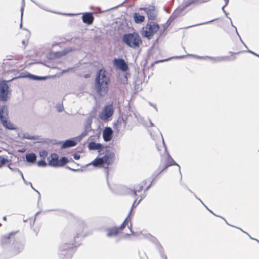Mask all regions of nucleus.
<instances>
[{"label":"nucleus","instance_id":"nucleus-49","mask_svg":"<svg viewBox=\"0 0 259 259\" xmlns=\"http://www.w3.org/2000/svg\"><path fill=\"white\" fill-rule=\"evenodd\" d=\"M15 170L17 171L19 173V174H20V175H21V177H23V173L19 168H16Z\"/></svg>","mask_w":259,"mask_h":259},{"label":"nucleus","instance_id":"nucleus-38","mask_svg":"<svg viewBox=\"0 0 259 259\" xmlns=\"http://www.w3.org/2000/svg\"><path fill=\"white\" fill-rule=\"evenodd\" d=\"M213 21V20H210V21H207V22H203V23H199V24H194V25H193L192 26H187V27H186V28H190V27H194V26H199V25H201L208 24V23L211 22Z\"/></svg>","mask_w":259,"mask_h":259},{"label":"nucleus","instance_id":"nucleus-27","mask_svg":"<svg viewBox=\"0 0 259 259\" xmlns=\"http://www.w3.org/2000/svg\"><path fill=\"white\" fill-rule=\"evenodd\" d=\"M36 160V155L34 153H28L26 155V160L28 162L34 163Z\"/></svg>","mask_w":259,"mask_h":259},{"label":"nucleus","instance_id":"nucleus-9","mask_svg":"<svg viewBox=\"0 0 259 259\" xmlns=\"http://www.w3.org/2000/svg\"><path fill=\"white\" fill-rule=\"evenodd\" d=\"M194 56L195 58L198 59L208 60L210 61H211L212 63H215L217 62L223 61H229L231 60L230 57L228 56L211 57L208 56H200L197 55H194Z\"/></svg>","mask_w":259,"mask_h":259},{"label":"nucleus","instance_id":"nucleus-17","mask_svg":"<svg viewBox=\"0 0 259 259\" xmlns=\"http://www.w3.org/2000/svg\"><path fill=\"white\" fill-rule=\"evenodd\" d=\"M82 19L84 23L91 25L94 21V17L92 13H86L83 14Z\"/></svg>","mask_w":259,"mask_h":259},{"label":"nucleus","instance_id":"nucleus-35","mask_svg":"<svg viewBox=\"0 0 259 259\" xmlns=\"http://www.w3.org/2000/svg\"><path fill=\"white\" fill-rule=\"evenodd\" d=\"M88 132L84 130V131L80 134L78 137L76 138L77 140H78V141H80L83 137L87 136L88 134Z\"/></svg>","mask_w":259,"mask_h":259},{"label":"nucleus","instance_id":"nucleus-24","mask_svg":"<svg viewBox=\"0 0 259 259\" xmlns=\"http://www.w3.org/2000/svg\"><path fill=\"white\" fill-rule=\"evenodd\" d=\"M133 18L135 22L137 24L141 23L145 20V17L138 13L134 14Z\"/></svg>","mask_w":259,"mask_h":259},{"label":"nucleus","instance_id":"nucleus-56","mask_svg":"<svg viewBox=\"0 0 259 259\" xmlns=\"http://www.w3.org/2000/svg\"><path fill=\"white\" fill-rule=\"evenodd\" d=\"M168 59H166V60H158V61H155V63H159V62H164V61H167V60H168Z\"/></svg>","mask_w":259,"mask_h":259},{"label":"nucleus","instance_id":"nucleus-25","mask_svg":"<svg viewBox=\"0 0 259 259\" xmlns=\"http://www.w3.org/2000/svg\"><path fill=\"white\" fill-rule=\"evenodd\" d=\"M66 53L67 52L65 51L52 52L50 53L49 57L50 59L58 58L62 56L65 55Z\"/></svg>","mask_w":259,"mask_h":259},{"label":"nucleus","instance_id":"nucleus-29","mask_svg":"<svg viewBox=\"0 0 259 259\" xmlns=\"http://www.w3.org/2000/svg\"><path fill=\"white\" fill-rule=\"evenodd\" d=\"M92 164L95 166H101L104 164L103 159L102 157L96 158L92 162Z\"/></svg>","mask_w":259,"mask_h":259},{"label":"nucleus","instance_id":"nucleus-47","mask_svg":"<svg viewBox=\"0 0 259 259\" xmlns=\"http://www.w3.org/2000/svg\"><path fill=\"white\" fill-rule=\"evenodd\" d=\"M73 158L75 159V160H78L80 158V155L79 154H74L73 155Z\"/></svg>","mask_w":259,"mask_h":259},{"label":"nucleus","instance_id":"nucleus-39","mask_svg":"<svg viewBox=\"0 0 259 259\" xmlns=\"http://www.w3.org/2000/svg\"><path fill=\"white\" fill-rule=\"evenodd\" d=\"M229 18V19H230V21H231V25H232V26L235 28V31H236V32L237 34L238 35V37H239V38H240V40L241 42L243 44V45H244L246 48H247V46H246V45L244 44V42L242 41V39H241V38L240 36L239 35V33H238V31H237V30L236 27L235 26H234L233 25V23H232V21H231V18Z\"/></svg>","mask_w":259,"mask_h":259},{"label":"nucleus","instance_id":"nucleus-6","mask_svg":"<svg viewBox=\"0 0 259 259\" xmlns=\"http://www.w3.org/2000/svg\"><path fill=\"white\" fill-rule=\"evenodd\" d=\"M114 157L115 154L113 152H109L106 153L103 157H102L103 159V162L104 164H107V166H108L109 164H111L113 163L114 160ZM105 172L106 174V180H107V183L108 186L109 188L114 193H120L119 192L116 191L114 189V188H112L108 181V174H109V170L108 169V166H107L105 168Z\"/></svg>","mask_w":259,"mask_h":259},{"label":"nucleus","instance_id":"nucleus-15","mask_svg":"<svg viewBox=\"0 0 259 259\" xmlns=\"http://www.w3.org/2000/svg\"><path fill=\"white\" fill-rule=\"evenodd\" d=\"M113 63L115 67L119 69L123 72L127 71L128 66L125 60L121 58H114Z\"/></svg>","mask_w":259,"mask_h":259},{"label":"nucleus","instance_id":"nucleus-5","mask_svg":"<svg viewBox=\"0 0 259 259\" xmlns=\"http://www.w3.org/2000/svg\"><path fill=\"white\" fill-rule=\"evenodd\" d=\"M122 40L128 47L135 49L139 48L142 43L141 37L137 32L124 34Z\"/></svg>","mask_w":259,"mask_h":259},{"label":"nucleus","instance_id":"nucleus-16","mask_svg":"<svg viewBox=\"0 0 259 259\" xmlns=\"http://www.w3.org/2000/svg\"><path fill=\"white\" fill-rule=\"evenodd\" d=\"M142 235L143 238L155 244L157 250H160V251H161L162 246L160 244L159 242L154 236H153L152 235L149 233L142 234Z\"/></svg>","mask_w":259,"mask_h":259},{"label":"nucleus","instance_id":"nucleus-46","mask_svg":"<svg viewBox=\"0 0 259 259\" xmlns=\"http://www.w3.org/2000/svg\"><path fill=\"white\" fill-rule=\"evenodd\" d=\"M143 118L140 116V122H141V123H142L144 125L146 126H148L149 125H148V123H147V122H142V121H143Z\"/></svg>","mask_w":259,"mask_h":259},{"label":"nucleus","instance_id":"nucleus-34","mask_svg":"<svg viewBox=\"0 0 259 259\" xmlns=\"http://www.w3.org/2000/svg\"><path fill=\"white\" fill-rule=\"evenodd\" d=\"M31 2H32L33 3H34L36 6H37L38 7H39L40 8L46 11H48V12H53V13H54V12L53 11H50V10L48 9L46 7H44V6L40 5V4L39 3H37V2L34 1L33 0H30Z\"/></svg>","mask_w":259,"mask_h":259},{"label":"nucleus","instance_id":"nucleus-53","mask_svg":"<svg viewBox=\"0 0 259 259\" xmlns=\"http://www.w3.org/2000/svg\"><path fill=\"white\" fill-rule=\"evenodd\" d=\"M63 109V107L62 106H60L58 107V110L59 112H61Z\"/></svg>","mask_w":259,"mask_h":259},{"label":"nucleus","instance_id":"nucleus-26","mask_svg":"<svg viewBox=\"0 0 259 259\" xmlns=\"http://www.w3.org/2000/svg\"><path fill=\"white\" fill-rule=\"evenodd\" d=\"M137 200V198H136L135 199V201H134V203L133 204L132 207V208L131 209V210H130V212H129V213L128 214V216L126 217V218H128V222L130 223V226H128V228L130 229V230L131 231V232L133 235H135V233L132 231V225L131 219L129 218V217H130L131 213H132L133 208H134V207H136L138 205V204H137V203L136 204Z\"/></svg>","mask_w":259,"mask_h":259},{"label":"nucleus","instance_id":"nucleus-48","mask_svg":"<svg viewBox=\"0 0 259 259\" xmlns=\"http://www.w3.org/2000/svg\"><path fill=\"white\" fill-rule=\"evenodd\" d=\"M15 170L17 171L19 173V174H20V175H21V177H23V173L19 168H16Z\"/></svg>","mask_w":259,"mask_h":259},{"label":"nucleus","instance_id":"nucleus-33","mask_svg":"<svg viewBox=\"0 0 259 259\" xmlns=\"http://www.w3.org/2000/svg\"><path fill=\"white\" fill-rule=\"evenodd\" d=\"M7 157L0 156V167L6 164V163L8 162L9 160L7 159Z\"/></svg>","mask_w":259,"mask_h":259},{"label":"nucleus","instance_id":"nucleus-64","mask_svg":"<svg viewBox=\"0 0 259 259\" xmlns=\"http://www.w3.org/2000/svg\"><path fill=\"white\" fill-rule=\"evenodd\" d=\"M157 150H158V151H161V150H162V149H160V148H159V146H158L157 145Z\"/></svg>","mask_w":259,"mask_h":259},{"label":"nucleus","instance_id":"nucleus-4","mask_svg":"<svg viewBox=\"0 0 259 259\" xmlns=\"http://www.w3.org/2000/svg\"><path fill=\"white\" fill-rule=\"evenodd\" d=\"M15 233L11 232L9 234L4 236L1 238V244L3 245L11 243L13 241L11 246V250L14 255L17 254L23 249L24 245L19 239L15 238L14 236Z\"/></svg>","mask_w":259,"mask_h":259},{"label":"nucleus","instance_id":"nucleus-57","mask_svg":"<svg viewBox=\"0 0 259 259\" xmlns=\"http://www.w3.org/2000/svg\"><path fill=\"white\" fill-rule=\"evenodd\" d=\"M239 229H240L241 231H242L243 232H244V233L246 234L250 238V239H253L247 233L245 232V231H243L240 228H239Z\"/></svg>","mask_w":259,"mask_h":259},{"label":"nucleus","instance_id":"nucleus-50","mask_svg":"<svg viewBox=\"0 0 259 259\" xmlns=\"http://www.w3.org/2000/svg\"><path fill=\"white\" fill-rule=\"evenodd\" d=\"M247 51V52H249V53H251V54H253V55H254L259 57V55L255 53L254 52H252V51H250L249 50H248Z\"/></svg>","mask_w":259,"mask_h":259},{"label":"nucleus","instance_id":"nucleus-61","mask_svg":"<svg viewBox=\"0 0 259 259\" xmlns=\"http://www.w3.org/2000/svg\"><path fill=\"white\" fill-rule=\"evenodd\" d=\"M32 189H33L35 191L37 192L38 193L39 196H40V195L39 192L37 190H36L35 188H33Z\"/></svg>","mask_w":259,"mask_h":259},{"label":"nucleus","instance_id":"nucleus-52","mask_svg":"<svg viewBox=\"0 0 259 259\" xmlns=\"http://www.w3.org/2000/svg\"><path fill=\"white\" fill-rule=\"evenodd\" d=\"M149 104L150 105H151V106L153 107L154 108V109L156 110V111H157V109L156 108V106L155 104H152V103L151 102H149Z\"/></svg>","mask_w":259,"mask_h":259},{"label":"nucleus","instance_id":"nucleus-3","mask_svg":"<svg viewBox=\"0 0 259 259\" xmlns=\"http://www.w3.org/2000/svg\"><path fill=\"white\" fill-rule=\"evenodd\" d=\"M109 82L108 73L105 70H100L96 75L95 83V89L100 96L103 97L107 93Z\"/></svg>","mask_w":259,"mask_h":259},{"label":"nucleus","instance_id":"nucleus-41","mask_svg":"<svg viewBox=\"0 0 259 259\" xmlns=\"http://www.w3.org/2000/svg\"><path fill=\"white\" fill-rule=\"evenodd\" d=\"M174 19V18L172 17V16L170 17L168 20L167 21L166 23H165L164 27H167L168 26H169Z\"/></svg>","mask_w":259,"mask_h":259},{"label":"nucleus","instance_id":"nucleus-51","mask_svg":"<svg viewBox=\"0 0 259 259\" xmlns=\"http://www.w3.org/2000/svg\"><path fill=\"white\" fill-rule=\"evenodd\" d=\"M22 44L24 46V47H25L27 45V40H23L22 41Z\"/></svg>","mask_w":259,"mask_h":259},{"label":"nucleus","instance_id":"nucleus-20","mask_svg":"<svg viewBox=\"0 0 259 259\" xmlns=\"http://www.w3.org/2000/svg\"><path fill=\"white\" fill-rule=\"evenodd\" d=\"M8 118V109L6 106H3L0 109V120H3Z\"/></svg>","mask_w":259,"mask_h":259},{"label":"nucleus","instance_id":"nucleus-55","mask_svg":"<svg viewBox=\"0 0 259 259\" xmlns=\"http://www.w3.org/2000/svg\"><path fill=\"white\" fill-rule=\"evenodd\" d=\"M67 168H68L69 169L72 170V171H78L79 170V169H73V168H71L68 166L67 167Z\"/></svg>","mask_w":259,"mask_h":259},{"label":"nucleus","instance_id":"nucleus-14","mask_svg":"<svg viewBox=\"0 0 259 259\" xmlns=\"http://www.w3.org/2000/svg\"><path fill=\"white\" fill-rule=\"evenodd\" d=\"M147 14L148 18L150 20H155L157 17V13L154 6L149 5L148 7L142 8Z\"/></svg>","mask_w":259,"mask_h":259},{"label":"nucleus","instance_id":"nucleus-63","mask_svg":"<svg viewBox=\"0 0 259 259\" xmlns=\"http://www.w3.org/2000/svg\"><path fill=\"white\" fill-rule=\"evenodd\" d=\"M32 189H33L35 191L37 192L38 193L39 196H40V195L39 192L37 190H36L35 188H33Z\"/></svg>","mask_w":259,"mask_h":259},{"label":"nucleus","instance_id":"nucleus-13","mask_svg":"<svg viewBox=\"0 0 259 259\" xmlns=\"http://www.w3.org/2000/svg\"><path fill=\"white\" fill-rule=\"evenodd\" d=\"M126 125V122L122 117H118L116 122L113 126L114 129L116 130L118 134H122L125 130Z\"/></svg>","mask_w":259,"mask_h":259},{"label":"nucleus","instance_id":"nucleus-30","mask_svg":"<svg viewBox=\"0 0 259 259\" xmlns=\"http://www.w3.org/2000/svg\"><path fill=\"white\" fill-rule=\"evenodd\" d=\"M69 161L67 157H63L59 160L58 166H63Z\"/></svg>","mask_w":259,"mask_h":259},{"label":"nucleus","instance_id":"nucleus-60","mask_svg":"<svg viewBox=\"0 0 259 259\" xmlns=\"http://www.w3.org/2000/svg\"><path fill=\"white\" fill-rule=\"evenodd\" d=\"M209 212H210L211 213H212L213 215H216L211 210H210L209 208L207 209Z\"/></svg>","mask_w":259,"mask_h":259},{"label":"nucleus","instance_id":"nucleus-59","mask_svg":"<svg viewBox=\"0 0 259 259\" xmlns=\"http://www.w3.org/2000/svg\"><path fill=\"white\" fill-rule=\"evenodd\" d=\"M149 123L150 124L149 126H154V124L152 122V121L151 120H149Z\"/></svg>","mask_w":259,"mask_h":259},{"label":"nucleus","instance_id":"nucleus-1","mask_svg":"<svg viewBox=\"0 0 259 259\" xmlns=\"http://www.w3.org/2000/svg\"><path fill=\"white\" fill-rule=\"evenodd\" d=\"M160 135L162 139V145L161 146V149L164 151V153L161 155V161L157 169L153 173L151 176V181L150 184L146 188L145 192L147 191L151 187L152 183L153 181L156 178V177L163 171L166 169L167 167L171 165H177L178 166V169L180 173L181 172V168L179 164H178L171 158L167 151L165 144L164 142V140L161 133Z\"/></svg>","mask_w":259,"mask_h":259},{"label":"nucleus","instance_id":"nucleus-19","mask_svg":"<svg viewBox=\"0 0 259 259\" xmlns=\"http://www.w3.org/2000/svg\"><path fill=\"white\" fill-rule=\"evenodd\" d=\"M112 130L110 127H106L103 134L104 140L106 142H108L111 140L112 138Z\"/></svg>","mask_w":259,"mask_h":259},{"label":"nucleus","instance_id":"nucleus-21","mask_svg":"<svg viewBox=\"0 0 259 259\" xmlns=\"http://www.w3.org/2000/svg\"><path fill=\"white\" fill-rule=\"evenodd\" d=\"M23 73H22L20 75L21 77H27L30 79L35 80H46L48 78L47 76H39L31 74L30 73H28L27 75H25L23 74Z\"/></svg>","mask_w":259,"mask_h":259},{"label":"nucleus","instance_id":"nucleus-44","mask_svg":"<svg viewBox=\"0 0 259 259\" xmlns=\"http://www.w3.org/2000/svg\"><path fill=\"white\" fill-rule=\"evenodd\" d=\"M23 10H24V5L22 6V7L21 8V22L20 25V28H21L22 26V18H23Z\"/></svg>","mask_w":259,"mask_h":259},{"label":"nucleus","instance_id":"nucleus-12","mask_svg":"<svg viewBox=\"0 0 259 259\" xmlns=\"http://www.w3.org/2000/svg\"><path fill=\"white\" fill-rule=\"evenodd\" d=\"M113 112V108L112 105H106L104 107L102 112L100 113L99 117L102 120H106L112 116Z\"/></svg>","mask_w":259,"mask_h":259},{"label":"nucleus","instance_id":"nucleus-62","mask_svg":"<svg viewBox=\"0 0 259 259\" xmlns=\"http://www.w3.org/2000/svg\"><path fill=\"white\" fill-rule=\"evenodd\" d=\"M32 189H33L35 191L37 192L38 193L39 196H40V195L39 192L37 190H36L35 188H33Z\"/></svg>","mask_w":259,"mask_h":259},{"label":"nucleus","instance_id":"nucleus-43","mask_svg":"<svg viewBox=\"0 0 259 259\" xmlns=\"http://www.w3.org/2000/svg\"><path fill=\"white\" fill-rule=\"evenodd\" d=\"M225 2V4L224 6L222 7V10L223 11V12L225 14V15L227 16L228 13H227L225 10V7L227 6L229 3V0H224Z\"/></svg>","mask_w":259,"mask_h":259},{"label":"nucleus","instance_id":"nucleus-32","mask_svg":"<svg viewBox=\"0 0 259 259\" xmlns=\"http://www.w3.org/2000/svg\"><path fill=\"white\" fill-rule=\"evenodd\" d=\"M91 123L92 119L91 118H88L87 120V124L84 126V130L85 131L89 132L91 130Z\"/></svg>","mask_w":259,"mask_h":259},{"label":"nucleus","instance_id":"nucleus-28","mask_svg":"<svg viewBox=\"0 0 259 259\" xmlns=\"http://www.w3.org/2000/svg\"><path fill=\"white\" fill-rule=\"evenodd\" d=\"M3 125L6 128L9 130H14L16 128L14 127L13 123H12L10 121L8 120V119L3 120L1 121Z\"/></svg>","mask_w":259,"mask_h":259},{"label":"nucleus","instance_id":"nucleus-36","mask_svg":"<svg viewBox=\"0 0 259 259\" xmlns=\"http://www.w3.org/2000/svg\"><path fill=\"white\" fill-rule=\"evenodd\" d=\"M23 138L24 139H29V140L35 139L34 136H30L28 133H24L23 134Z\"/></svg>","mask_w":259,"mask_h":259},{"label":"nucleus","instance_id":"nucleus-11","mask_svg":"<svg viewBox=\"0 0 259 259\" xmlns=\"http://www.w3.org/2000/svg\"><path fill=\"white\" fill-rule=\"evenodd\" d=\"M126 225H127V226H128L127 218H126L119 227H114L108 229L107 230V236L108 237L116 236L118 234L119 230H122Z\"/></svg>","mask_w":259,"mask_h":259},{"label":"nucleus","instance_id":"nucleus-31","mask_svg":"<svg viewBox=\"0 0 259 259\" xmlns=\"http://www.w3.org/2000/svg\"><path fill=\"white\" fill-rule=\"evenodd\" d=\"M187 6L199 5L201 4L200 0H188L187 2Z\"/></svg>","mask_w":259,"mask_h":259},{"label":"nucleus","instance_id":"nucleus-40","mask_svg":"<svg viewBox=\"0 0 259 259\" xmlns=\"http://www.w3.org/2000/svg\"><path fill=\"white\" fill-rule=\"evenodd\" d=\"M139 255L141 259H148L146 254L144 252L139 251Z\"/></svg>","mask_w":259,"mask_h":259},{"label":"nucleus","instance_id":"nucleus-18","mask_svg":"<svg viewBox=\"0 0 259 259\" xmlns=\"http://www.w3.org/2000/svg\"><path fill=\"white\" fill-rule=\"evenodd\" d=\"M88 148L90 150H98L100 154L103 151V146L100 143H97L95 142H91L88 145Z\"/></svg>","mask_w":259,"mask_h":259},{"label":"nucleus","instance_id":"nucleus-23","mask_svg":"<svg viewBox=\"0 0 259 259\" xmlns=\"http://www.w3.org/2000/svg\"><path fill=\"white\" fill-rule=\"evenodd\" d=\"M77 143L73 140L69 139L65 141L62 145V148L65 149L69 147L75 146Z\"/></svg>","mask_w":259,"mask_h":259},{"label":"nucleus","instance_id":"nucleus-45","mask_svg":"<svg viewBox=\"0 0 259 259\" xmlns=\"http://www.w3.org/2000/svg\"><path fill=\"white\" fill-rule=\"evenodd\" d=\"M140 196V199L138 201V202H137V204H139L140 203V202L142 200V199H144L145 197L146 194L145 193H143V194H141Z\"/></svg>","mask_w":259,"mask_h":259},{"label":"nucleus","instance_id":"nucleus-37","mask_svg":"<svg viewBox=\"0 0 259 259\" xmlns=\"http://www.w3.org/2000/svg\"><path fill=\"white\" fill-rule=\"evenodd\" d=\"M37 165L40 167H45L47 166V163L45 160H41L38 161Z\"/></svg>","mask_w":259,"mask_h":259},{"label":"nucleus","instance_id":"nucleus-42","mask_svg":"<svg viewBox=\"0 0 259 259\" xmlns=\"http://www.w3.org/2000/svg\"><path fill=\"white\" fill-rule=\"evenodd\" d=\"M160 255H161V257H162L163 259H167L166 255L164 253V249L163 247H162V250L160 251V250H158Z\"/></svg>","mask_w":259,"mask_h":259},{"label":"nucleus","instance_id":"nucleus-10","mask_svg":"<svg viewBox=\"0 0 259 259\" xmlns=\"http://www.w3.org/2000/svg\"><path fill=\"white\" fill-rule=\"evenodd\" d=\"M146 183V181H143L139 184H138L134 189H127V188L121 186H115V187H117L118 189H126L127 194L135 197L137 195V192H140L143 190V187L145 185Z\"/></svg>","mask_w":259,"mask_h":259},{"label":"nucleus","instance_id":"nucleus-22","mask_svg":"<svg viewBox=\"0 0 259 259\" xmlns=\"http://www.w3.org/2000/svg\"><path fill=\"white\" fill-rule=\"evenodd\" d=\"M58 163L59 159L58 155L56 153L51 154V159L49 161V165L57 167L58 166Z\"/></svg>","mask_w":259,"mask_h":259},{"label":"nucleus","instance_id":"nucleus-2","mask_svg":"<svg viewBox=\"0 0 259 259\" xmlns=\"http://www.w3.org/2000/svg\"><path fill=\"white\" fill-rule=\"evenodd\" d=\"M79 233L72 235L68 232H64L62 235V243L59 246V256L60 259H70L73 247H76L75 239L78 238Z\"/></svg>","mask_w":259,"mask_h":259},{"label":"nucleus","instance_id":"nucleus-54","mask_svg":"<svg viewBox=\"0 0 259 259\" xmlns=\"http://www.w3.org/2000/svg\"><path fill=\"white\" fill-rule=\"evenodd\" d=\"M195 196L197 199H198L203 204V205L207 209H208V208L203 203V202L199 198H197V197L196 196V195H195Z\"/></svg>","mask_w":259,"mask_h":259},{"label":"nucleus","instance_id":"nucleus-8","mask_svg":"<svg viewBox=\"0 0 259 259\" xmlns=\"http://www.w3.org/2000/svg\"><path fill=\"white\" fill-rule=\"evenodd\" d=\"M10 94L9 87L6 81H0V100L2 101H7L9 95Z\"/></svg>","mask_w":259,"mask_h":259},{"label":"nucleus","instance_id":"nucleus-58","mask_svg":"<svg viewBox=\"0 0 259 259\" xmlns=\"http://www.w3.org/2000/svg\"><path fill=\"white\" fill-rule=\"evenodd\" d=\"M210 0H200L201 4L209 2Z\"/></svg>","mask_w":259,"mask_h":259},{"label":"nucleus","instance_id":"nucleus-7","mask_svg":"<svg viewBox=\"0 0 259 259\" xmlns=\"http://www.w3.org/2000/svg\"><path fill=\"white\" fill-rule=\"evenodd\" d=\"M159 29V26L154 22H149L143 28V35L145 37L150 39L153 34Z\"/></svg>","mask_w":259,"mask_h":259}]
</instances>
